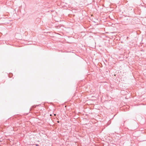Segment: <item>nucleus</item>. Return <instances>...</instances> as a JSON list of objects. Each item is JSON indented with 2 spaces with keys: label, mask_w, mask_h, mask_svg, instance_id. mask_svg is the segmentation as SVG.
<instances>
[{
  "label": "nucleus",
  "mask_w": 146,
  "mask_h": 146,
  "mask_svg": "<svg viewBox=\"0 0 146 146\" xmlns=\"http://www.w3.org/2000/svg\"><path fill=\"white\" fill-rule=\"evenodd\" d=\"M54 115H55H55H56V114H54Z\"/></svg>",
  "instance_id": "f257e3e1"
}]
</instances>
